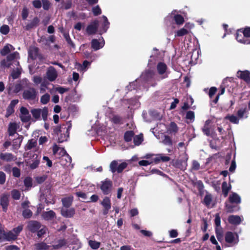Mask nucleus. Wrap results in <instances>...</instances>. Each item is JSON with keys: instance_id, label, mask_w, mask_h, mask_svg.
Listing matches in <instances>:
<instances>
[{"instance_id": "11", "label": "nucleus", "mask_w": 250, "mask_h": 250, "mask_svg": "<svg viewBox=\"0 0 250 250\" xmlns=\"http://www.w3.org/2000/svg\"><path fill=\"white\" fill-rule=\"evenodd\" d=\"M104 45V41L103 38L97 39H93L91 42V47L94 50L102 48Z\"/></svg>"}, {"instance_id": "43", "label": "nucleus", "mask_w": 250, "mask_h": 250, "mask_svg": "<svg viewBox=\"0 0 250 250\" xmlns=\"http://www.w3.org/2000/svg\"><path fill=\"white\" fill-rule=\"evenodd\" d=\"M212 199V195L209 193H207L205 196L204 203L206 206L209 207L211 204Z\"/></svg>"}, {"instance_id": "57", "label": "nucleus", "mask_w": 250, "mask_h": 250, "mask_svg": "<svg viewBox=\"0 0 250 250\" xmlns=\"http://www.w3.org/2000/svg\"><path fill=\"white\" fill-rule=\"evenodd\" d=\"M194 113L193 111H189L186 114V119L190 120L191 122H193L194 120Z\"/></svg>"}, {"instance_id": "56", "label": "nucleus", "mask_w": 250, "mask_h": 250, "mask_svg": "<svg viewBox=\"0 0 250 250\" xmlns=\"http://www.w3.org/2000/svg\"><path fill=\"white\" fill-rule=\"evenodd\" d=\"M111 121L116 124H121L122 118L118 115H114L111 119Z\"/></svg>"}, {"instance_id": "55", "label": "nucleus", "mask_w": 250, "mask_h": 250, "mask_svg": "<svg viewBox=\"0 0 250 250\" xmlns=\"http://www.w3.org/2000/svg\"><path fill=\"white\" fill-rule=\"evenodd\" d=\"M118 163L116 161H112L110 165V168L111 171L114 173L117 170Z\"/></svg>"}, {"instance_id": "44", "label": "nucleus", "mask_w": 250, "mask_h": 250, "mask_svg": "<svg viewBox=\"0 0 250 250\" xmlns=\"http://www.w3.org/2000/svg\"><path fill=\"white\" fill-rule=\"evenodd\" d=\"M226 119L229 120L231 123L235 124L239 123V119L235 115H227L225 117Z\"/></svg>"}, {"instance_id": "37", "label": "nucleus", "mask_w": 250, "mask_h": 250, "mask_svg": "<svg viewBox=\"0 0 250 250\" xmlns=\"http://www.w3.org/2000/svg\"><path fill=\"white\" fill-rule=\"evenodd\" d=\"M73 199V197L72 196H70L68 197L63 198L62 201L63 206L66 208H68L69 206H70L71 205Z\"/></svg>"}, {"instance_id": "2", "label": "nucleus", "mask_w": 250, "mask_h": 250, "mask_svg": "<svg viewBox=\"0 0 250 250\" xmlns=\"http://www.w3.org/2000/svg\"><path fill=\"white\" fill-rule=\"evenodd\" d=\"M19 58V54L17 52L11 53L7 56L6 59H3L0 62V67L2 68H9L13 64L18 66L19 62L18 60Z\"/></svg>"}, {"instance_id": "40", "label": "nucleus", "mask_w": 250, "mask_h": 250, "mask_svg": "<svg viewBox=\"0 0 250 250\" xmlns=\"http://www.w3.org/2000/svg\"><path fill=\"white\" fill-rule=\"evenodd\" d=\"M102 18L104 21L103 23L102 24L103 31L104 32H105L109 27V22L108 21L107 18L106 16H103Z\"/></svg>"}, {"instance_id": "51", "label": "nucleus", "mask_w": 250, "mask_h": 250, "mask_svg": "<svg viewBox=\"0 0 250 250\" xmlns=\"http://www.w3.org/2000/svg\"><path fill=\"white\" fill-rule=\"evenodd\" d=\"M9 27L7 25H3L0 28V32L3 35H7L9 32Z\"/></svg>"}, {"instance_id": "52", "label": "nucleus", "mask_w": 250, "mask_h": 250, "mask_svg": "<svg viewBox=\"0 0 250 250\" xmlns=\"http://www.w3.org/2000/svg\"><path fill=\"white\" fill-rule=\"evenodd\" d=\"M210 241L212 244L216 245V250H222L220 246L218 245V243L217 240H216L214 236L212 235L210 237Z\"/></svg>"}, {"instance_id": "7", "label": "nucleus", "mask_w": 250, "mask_h": 250, "mask_svg": "<svg viewBox=\"0 0 250 250\" xmlns=\"http://www.w3.org/2000/svg\"><path fill=\"white\" fill-rule=\"evenodd\" d=\"M112 187V183L109 179H105L101 182L100 188L104 194H108L111 191Z\"/></svg>"}, {"instance_id": "12", "label": "nucleus", "mask_w": 250, "mask_h": 250, "mask_svg": "<svg viewBox=\"0 0 250 250\" xmlns=\"http://www.w3.org/2000/svg\"><path fill=\"white\" fill-rule=\"evenodd\" d=\"M20 118L23 122L29 121L31 116L27 109L24 107H21L20 109Z\"/></svg>"}, {"instance_id": "45", "label": "nucleus", "mask_w": 250, "mask_h": 250, "mask_svg": "<svg viewBox=\"0 0 250 250\" xmlns=\"http://www.w3.org/2000/svg\"><path fill=\"white\" fill-rule=\"evenodd\" d=\"M49 84V83L47 82H42L40 87V92L41 93H44L46 92V90L48 89V85Z\"/></svg>"}, {"instance_id": "39", "label": "nucleus", "mask_w": 250, "mask_h": 250, "mask_svg": "<svg viewBox=\"0 0 250 250\" xmlns=\"http://www.w3.org/2000/svg\"><path fill=\"white\" fill-rule=\"evenodd\" d=\"M248 112L246 108L240 109L237 112V115L240 119L247 118L248 117Z\"/></svg>"}, {"instance_id": "32", "label": "nucleus", "mask_w": 250, "mask_h": 250, "mask_svg": "<svg viewBox=\"0 0 250 250\" xmlns=\"http://www.w3.org/2000/svg\"><path fill=\"white\" fill-rule=\"evenodd\" d=\"M22 139V136H19L17 138L13 140L12 146L14 149H18L20 147Z\"/></svg>"}, {"instance_id": "35", "label": "nucleus", "mask_w": 250, "mask_h": 250, "mask_svg": "<svg viewBox=\"0 0 250 250\" xmlns=\"http://www.w3.org/2000/svg\"><path fill=\"white\" fill-rule=\"evenodd\" d=\"M222 192L223 194L224 195L225 197H227L229 191L231 189V185H228L226 182H224L222 183Z\"/></svg>"}, {"instance_id": "27", "label": "nucleus", "mask_w": 250, "mask_h": 250, "mask_svg": "<svg viewBox=\"0 0 250 250\" xmlns=\"http://www.w3.org/2000/svg\"><path fill=\"white\" fill-rule=\"evenodd\" d=\"M21 88L22 87L20 83L16 84L15 85L10 84L8 87L9 93H17L21 90Z\"/></svg>"}, {"instance_id": "13", "label": "nucleus", "mask_w": 250, "mask_h": 250, "mask_svg": "<svg viewBox=\"0 0 250 250\" xmlns=\"http://www.w3.org/2000/svg\"><path fill=\"white\" fill-rule=\"evenodd\" d=\"M53 154L58 158H62L63 155L67 154L63 148L59 147L57 145H54L53 147Z\"/></svg>"}, {"instance_id": "42", "label": "nucleus", "mask_w": 250, "mask_h": 250, "mask_svg": "<svg viewBox=\"0 0 250 250\" xmlns=\"http://www.w3.org/2000/svg\"><path fill=\"white\" fill-rule=\"evenodd\" d=\"M21 73V68L20 67H17L16 69H14L12 71L11 76L13 79H16L19 78Z\"/></svg>"}, {"instance_id": "61", "label": "nucleus", "mask_w": 250, "mask_h": 250, "mask_svg": "<svg viewBox=\"0 0 250 250\" xmlns=\"http://www.w3.org/2000/svg\"><path fill=\"white\" fill-rule=\"evenodd\" d=\"M63 36L66 41H67V43L71 45L72 47H74V44L73 43L72 41H71L70 37L69 35V34L66 32H64L63 33Z\"/></svg>"}, {"instance_id": "34", "label": "nucleus", "mask_w": 250, "mask_h": 250, "mask_svg": "<svg viewBox=\"0 0 250 250\" xmlns=\"http://www.w3.org/2000/svg\"><path fill=\"white\" fill-rule=\"evenodd\" d=\"M174 12H175V11H172V13H171V15H174V19L175 20L176 23L178 25L182 24L184 22V18L180 15H178V14L175 15L174 14Z\"/></svg>"}, {"instance_id": "30", "label": "nucleus", "mask_w": 250, "mask_h": 250, "mask_svg": "<svg viewBox=\"0 0 250 250\" xmlns=\"http://www.w3.org/2000/svg\"><path fill=\"white\" fill-rule=\"evenodd\" d=\"M229 201L231 203L239 204L241 202L240 196L236 193H232L229 197Z\"/></svg>"}, {"instance_id": "19", "label": "nucleus", "mask_w": 250, "mask_h": 250, "mask_svg": "<svg viewBox=\"0 0 250 250\" xmlns=\"http://www.w3.org/2000/svg\"><path fill=\"white\" fill-rule=\"evenodd\" d=\"M20 125L16 123H10L8 125V132L9 136H13L17 133V130Z\"/></svg>"}, {"instance_id": "49", "label": "nucleus", "mask_w": 250, "mask_h": 250, "mask_svg": "<svg viewBox=\"0 0 250 250\" xmlns=\"http://www.w3.org/2000/svg\"><path fill=\"white\" fill-rule=\"evenodd\" d=\"M12 198L15 200H19L21 197L20 192L16 189H14L11 191Z\"/></svg>"}, {"instance_id": "14", "label": "nucleus", "mask_w": 250, "mask_h": 250, "mask_svg": "<svg viewBox=\"0 0 250 250\" xmlns=\"http://www.w3.org/2000/svg\"><path fill=\"white\" fill-rule=\"evenodd\" d=\"M193 26L192 24H189V23H187L185 24L184 27L181 28L180 29L177 30L175 33V37H182L184 35H187L189 33V30L187 28L189 27L191 28Z\"/></svg>"}, {"instance_id": "38", "label": "nucleus", "mask_w": 250, "mask_h": 250, "mask_svg": "<svg viewBox=\"0 0 250 250\" xmlns=\"http://www.w3.org/2000/svg\"><path fill=\"white\" fill-rule=\"evenodd\" d=\"M15 233L13 232V230L8 231V232L5 233L4 236L6 240L8 241L14 240L17 239V236Z\"/></svg>"}, {"instance_id": "29", "label": "nucleus", "mask_w": 250, "mask_h": 250, "mask_svg": "<svg viewBox=\"0 0 250 250\" xmlns=\"http://www.w3.org/2000/svg\"><path fill=\"white\" fill-rule=\"evenodd\" d=\"M14 49V47L12 45L7 44L0 50V54L2 56H5Z\"/></svg>"}, {"instance_id": "6", "label": "nucleus", "mask_w": 250, "mask_h": 250, "mask_svg": "<svg viewBox=\"0 0 250 250\" xmlns=\"http://www.w3.org/2000/svg\"><path fill=\"white\" fill-rule=\"evenodd\" d=\"M22 96L25 100H34L37 98V92L34 88L30 87L24 90Z\"/></svg>"}, {"instance_id": "41", "label": "nucleus", "mask_w": 250, "mask_h": 250, "mask_svg": "<svg viewBox=\"0 0 250 250\" xmlns=\"http://www.w3.org/2000/svg\"><path fill=\"white\" fill-rule=\"evenodd\" d=\"M66 244V241L64 239H61L58 241V244L57 245H54L52 246L51 250H57L62 246L65 245Z\"/></svg>"}, {"instance_id": "24", "label": "nucleus", "mask_w": 250, "mask_h": 250, "mask_svg": "<svg viewBox=\"0 0 250 250\" xmlns=\"http://www.w3.org/2000/svg\"><path fill=\"white\" fill-rule=\"evenodd\" d=\"M39 54L38 48L35 46L30 47L28 50V56L31 59L34 60L38 57Z\"/></svg>"}, {"instance_id": "47", "label": "nucleus", "mask_w": 250, "mask_h": 250, "mask_svg": "<svg viewBox=\"0 0 250 250\" xmlns=\"http://www.w3.org/2000/svg\"><path fill=\"white\" fill-rule=\"evenodd\" d=\"M134 132L132 131H127L125 133L124 138L125 141L129 142L132 140L134 136Z\"/></svg>"}, {"instance_id": "17", "label": "nucleus", "mask_w": 250, "mask_h": 250, "mask_svg": "<svg viewBox=\"0 0 250 250\" xmlns=\"http://www.w3.org/2000/svg\"><path fill=\"white\" fill-rule=\"evenodd\" d=\"M41 227V224L36 221L29 222L27 225L28 229L32 232H37L40 229Z\"/></svg>"}, {"instance_id": "22", "label": "nucleus", "mask_w": 250, "mask_h": 250, "mask_svg": "<svg viewBox=\"0 0 250 250\" xmlns=\"http://www.w3.org/2000/svg\"><path fill=\"white\" fill-rule=\"evenodd\" d=\"M237 77L244 80L246 82L250 81V72L248 71H239L237 73Z\"/></svg>"}, {"instance_id": "21", "label": "nucleus", "mask_w": 250, "mask_h": 250, "mask_svg": "<svg viewBox=\"0 0 250 250\" xmlns=\"http://www.w3.org/2000/svg\"><path fill=\"white\" fill-rule=\"evenodd\" d=\"M42 217L44 220L49 221L56 217V213L52 210L43 211L42 214Z\"/></svg>"}, {"instance_id": "53", "label": "nucleus", "mask_w": 250, "mask_h": 250, "mask_svg": "<svg viewBox=\"0 0 250 250\" xmlns=\"http://www.w3.org/2000/svg\"><path fill=\"white\" fill-rule=\"evenodd\" d=\"M162 143L167 146H172V141L170 138L167 135L165 136L164 139L162 141Z\"/></svg>"}, {"instance_id": "20", "label": "nucleus", "mask_w": 250, "mask_h": 250, "mask_svg": "<svg viewBox=\"0 0 250 250\" xmlns=\"http://www.w3.org/2000/svg\"><path fill=\"white\" fill-rule=\"evenodd\" d=\"M178 129L177 125L174 122H171L167 127V132L171 135H175Z\"/></svg>"}, {"instance_id": "18", "label": "nucleus", "mask_w": 250, "mask_h": 250, "mask_svg": "<svg viewBox=\"0 0 250 250\" xmlns=\"http://www.w3.org/2000/svg\"><path fill=\"white\" fill-rule=\"evenodd\" d=\"M52 247V246L48 245L43 242L36 243L34 245L35 250H51Z\"/></svg>"}, {"instance_id": "8", "label": "nucleus", "mask_w": 250, "mask_h": 250, "mask_svg": "<svg viewBox=\"0 0 250 250\" xmlns=\"http://www.w3.org/2000/svg\"><path fill=\"white\" fill-rule=\"evenodd\" d=\"M101 204L103 207V214H107L109 209L111 208V203L110 198L108 197H105L101 202Z\"/></svg>"}, {"instance_id": "62", "label": "nucleus", "mask_w": 250, "mask_h": 250, "mask_svg": "<svg viewBox=\"0 0 250 250\" xmlns=\"http://www.w3.org/2000/svg\"><path fill=\"white\" fill-rule=\"evenodd\" d=\"M242 33L246 39L250 37V27H246L244 30H242Z\"/></svg>"}, {"instance_id": "23", "label": "nucleus", "mask_w": 250, "mask_h": 250, "mask_svg": "<svg viewBox=\"0 0 250 250\" xmlns=\"http://www.w3.org/2000/svg\"><path fill=\"white\" fill-rule=\"evenodd\" d=\"M9 196L6 194H3L0 198V205L2 206L3 210L6 211L9 204Z\"/></svg>"}, {"instance_id": "16", "label": "nucleus", "mask_w": 250, "mask_h": 250, "mask_svg": "<svg viewBox=\"0 0 250 250\" xmlns=\"http://www.w3.org/2000/svg\"><path fill=\"white\" fill-rule=\"evenodd\" d=\"M0 159L4 162H10L16 160L17 157L10 153H0Z\"/></svg>"}, {"instance_id": "26", "label": "nucleus", "mask_w": 250, "mask_h": 250, "mask_svg": "<svg viewBox=\"0 0 250 250\" xmlns=\"http://www.w3.org/2000/svg\"><path fill=\"white\" fill-rule=\"evenodd\" d=\"M228 221L231 224L237 225L241 223L242 219L239 216L230 215L228 218Z\"/></svg>"}, {"instance_id": "25", "label": "nucleus", "mask_w": 250, "mask_h": 250, "mask_svg": "<svg viewBox=\"0 0 250 250\" xmlns=\"http://www.w3.org/2000/svg\"><path fill=\"white\" fill-rule=\"evenodd\" d=\"M62 215L67 218H70L73 216L75 214V210L73 208H62L61 210Z\"/></svg>"}, {"instance_id": "33", "label": "nucleus", "mask_w": 250, "mask_h": 250, "mask_svg": "<svg viewBox=\"0 0 250 250\" xmlns=\"http://www.w3.org/2000/svg\"><path fill=\"white\" fill-rule=\"evenodd\" d=\"M37 144V142L33 139L29 140L25 146V150L27 151L34 149L36 147Z\"/></svg>"}, {"instance_id": "5", "label": "nucleus", "mask_w": 250, "mask_h": 250, "mask_svg": "<svg viewBox=\"0 0 250 250\" xmlns=\"http://www.w3.org/2000/svg\"><path fill=\"white\" fill-rule=\"evenodd\" d=\"M29 157L30 159L26 160L27 165L32 169L36 168L40 164V157L36 153H34L32 155L30 153Z\"/></svg>"}, {"instance_id": "63", "label": "nucleus", "mask_w": 250, "mask_h": 250, "mask_svg": "<svg viewBox=\"0 0 250 250\" xmlns=\"http://www.w3.org/2000/svg\"><path fill=\"white\" fill-rule=\"evenodd\" d=\"M92 12L94 16H97L101 14V10L98 5L93 7Z\"/></svg>"}, {"instance_id": "64", "label": "nucleus", "mask_w": 250, "mask_h": 250, "mask_svg": "<svg viewBox=\"0 0 250 250\" xmlns=\"http://www.w3.org/2000/svg\"><path fill=\"white\" fill-rule=\"evenodd\" d=\"M12 172L13 176L16 177H19L21 175L20 170L16 167H14L12 168Z\"/></svg>"}, {"instance_id": "50", "label": "nucleus", "mask_w": 250, "mask_h": 250, "mask_svg": "<svg viewBox=\"0 0 250 250\" xmlns=\"http://www.w3.org/2000/svg\"><path fill=\"white\" fill-rule=\"evenodd\" d=\"M22 215L25 218H30L32 215V212L30 209L25 208L23 210Z\"/></svg>"}, {"instance_id": "31", "label": "nucleus", "mask_w": 250, "mask_h": 250, "mask_svg": "<svg viewBox=\"0 0 250 250\" xmlns=\"http://www.w3.org/2000/svg\"><path fill=\"white\" fill-rule=\"evenodd\" d=\"M39 19L35 17L30 22L26 24L25 29L27 30L37 26L39 23Z\"/></svg>"}, {"instance_id": "15", "label": "nucleus", "mask_w": 250, "mask_h": 250, "mask_svg": "<svg viewBox=\"0 0 250 250\" xmlns=\"http://www.w3.org/2000/svg\"><path fill=\"white\" fill-rule=\"evenodd\" d=\"M236 39L238 42L244 44H250V39H246L242 33V29H239L236 34Z\"/></svg>"}, {"instance_id": "1", "label": "nucleus", "mask_w": 250, "mask_h": 250, "mask_svg": "<svg viewBox=\"0 0 250 250\" xmlns=\"http://www.w3.org/2000/svg\"><path fill=\"white\" fill-rule=\"evenodd\" d=\"M167 68L165 63L159 62L157 65V70L159 74L163 75L162 77L158 78L153 71L148 70L143 73L140 79L130 83L127 86L128 89L132 90L138 88L143 90L147 89L149 86H155L157 84L156 81H160L167 77Z\"/></svg>"}, {"instance_id": "59", "label": "nucleus", "mask_w": 250, "mask_h": 250, "mask_svg": "<svg viewBox=\"0 0 250 250\" xmlns=\"http://www.w3.org/2000/svg\"><path fill=\"white\" fill-rule=\"evenodd\" d=\"M54 90L62 94L65 92H67L68 90V89L62 86H57L54 88Z\"/></svg>"}, {"instance_id": "3", "label": "nucleus", "mask_w": 250, "mask_h": 250, "mask_svg": "<svg viewBox=\"0 0 250 250\" xmlns=\"http://www.w3.org/2000/svg\"><path fill=\"white\" fill-rule=\"evenodd\" d=\"M226 242L228 244V247H232L239 242V236L236 233L228 231L225 235Z\"/></svg>"}, {"instance_id": "58", "label": "nucleus", "mask_w": 250, "mask_h": 250, "mask_svg": "<svg viewBox=\"0 0 250 250\" xmlns=\"http://www.w3.org/2000/svg\"><path fill=\"white\" fill-rule=\"evenodd\" d=\"M23 229V225H21L18 226V227L14 228L13 230V232H14L16 236L18 237L21 231Z\"/></svg>"}, {"instance_id": "9", "label": "nucleus", "mask_w": 250, "mask_h": 250, "mask_svg": "<svg viewBox=\"0 0 250 250\" xmlns=\"http://www.w3.org/2000/svg\"><path fill=\"white\" fill-rule=\"evenodd\" d=\"M57 76V72L55 69L52 66H50L46 72V79L50 82H53L56 79Z\"/></svg>"}, {"instance_id": "28", "label": "nucleus", "mask_w": 250, "mask_h": 250, "mask_svg": "<svg viewBox=\"0 0 250 250\" xmlns=\"http://www.w3.org/2000/svg\"><path fill=\"white\" fill-rule=\"evenodd\" d=\"M71 162V158L68 154L64 155L61 158L60 163L64 167L69 166Z\"/></svg>"}, {"instance_id": "36", "label": "nucleus", "mask_w": 250, "mask_h": 250, "mask_svg": "<svg viewBox=\"0 0 250 250\" xmlns=\"http://www.w3.org/2000/svg\"><path fill=\"white\" fill-rule=\"evenodd\" d=\"M89 246L93 250L99 249L101 245V243L95 240H89L88 241Z\"/></svg>"}, {"instance_id": "48", "label": "nucleus", "mask_w": 250, "mask_h": 250, "mask_svg": "<svg viewBox=\"0 0 250 250\" xmlns=\"http://www.w3.org/2000/svg\"><path fill=\"white\" fill-rule=\"evenodd\" d=\"M143 141V137L142 135H136L134 137L133 142L136 146L140 145Z\"/></svg>"}, {"instance_id": "4", "label": "nucleus", "mask_w": 250, "mask_h": 250, "mask_svg": "<svg viewBox=\"0 0 250 250\" xmlns=\"http://www.w3.org/2000/svg\"><path fill=\"white\" fill-rule=\"evenodd\" d=\"M31 113L33 117L36 120H39L41 115L42 119L45 121L47 119L48 109L46 107H44L42 109L41 108H34L31 110Z\"/></svg>"}, {"instance_id": "60", "label": "nucleus", "mask_w": 250, "mask_h": 250, "mask_svg": "<svg viewBox=\"0 0 250 250\" xmlns=\"http://www.w3.org/2000/svg\"><path fill=\"white\" fill-rule=\"evenodd\" d=\"M47 229L46 227H43L42 228L39 229L37 231V235L39 237H42L44 234L46 233Z\"/></svg>"}, {"instance_id": "10", "label": "nucleus", "mask_w": 250, "mask_h": 250, "mask_svg": "<svg viewBox=\"0 0 250 250\" xmlns=\"http://www.w3.org/2000/svg\"><path fill=\"white\" fill-rule=\"evenodd\" d=\"M99 26V21H94L91 22L86 28V32L89 35L94 34L96 33Z\"/></svg>"}, {"instance_id": "46", "label": "nucleus", "mask_w": 250, "mask_h": 250, "mask_svg": "<svg viewBox=\"0 0 250 250\" xmlns=\"http://www.w3.org/2000/svg\"><path fill=\"white\" fill-rule=\"evenodd\" d=\"M50 96L49 94L45 93L41 97V102L43 104H46L50 100Z\"/></svg>"}, {"instance_id": "54", "label": "nucleus", "mask_w": 250, "mask_h": 250, "mask_svg": "<svg viewBox=\"0 0 250 250\" xmlns=\"http://www.w3.org/2000/svg\"><path fill=\"white\" fill-rule=\"evenodd\" d=\"M24 184L26 188H31L32 186V180L30 177H26L24 180Z\"/></svg>"}]
</instances>
